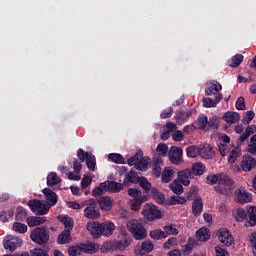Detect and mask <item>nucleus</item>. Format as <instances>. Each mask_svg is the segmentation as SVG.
<instances>
[{
    "mask_svg": "<svg viewBox=\"0 0 256 256\" xmlns=\"http://www.w3.org/2000/svg\"><path fill=\"white\" fill-rule=\"evenodd\" d=\"M30 239L36 245L45 247V245L49 243V239H50L49 229L45 226L36 227L31 231Z\"/></svg>",
    "mask_w": 256,
    "mask_h": 256,
    "instance_id": "1",
    "label": "nucleus"
},
{
    "mask_svg": "<svg viewBox=\"0 0 256 256\" xmlns=\"http://www.w3.org/2000/svg\"><path fill=\"white\" fill-rule=\"evenodd\" d=\"M214 189L215 192L220 193V195H227L229 191L235 189V181L226 173H219L218 186H215Z\"/></svg>",
    "mask_w": 256,
    "mask_h": 256,
    "instance_id": "2",
    "label": "nucleus"
},
{
    "mask_svg": "<svg viewBox=\"0 0 256 256\" xmlns=\"http://www.w3.org/2000/svg\"><path fill=\"white\" fill-rule=\"evenodd\" d=\"M82 207H86L84 209V217L86 219L95 221V219H99V217H101V209L97 206V200L94 198H90L82 202Z\"/></svg>",
    "mask_w": 256,
    "mask_h": 256,
    "instance_id": "3",
    "label": "nucleus"
},
{
    "mask_svg": "<svg viewBox=\"0 0 256 256\" xmlns=\"http://www.w3.org/2000/svg\"><path fill=\"white\" fill-rule=\"evenodd\" d=\"M128 231L133 235L136 241H142L147 237V229L137 220H131L127 224Z\"/></svg>",
    "mask_w": 256,
    "mask_h": 256,
    "instance_id": "4",
    "label": "nucleus"
},
{
    "mask_svg": "<svg viewBox=\"0 0 256 256\" xmlns=\"http://www.w3.org/2000/svg\"><path fill=\"white\" fill-rule=\"evenodd\" d=\"M142 215L145 217L146 221H157L161 219V210L155 204H145L142 211Z\"/></svg>",
    "mask_w": 256,
    "mask_h": 256,
    "instance_id": "5",
    "label": "nucleus"
},
{
    "mask_svg": "<svg viewBox=\"0 0 256 256\" xmlns=\"http://www.w3.org/2000/svg\"><path fill=\"white\" fill-rule=\"evenodd\" d=\"M128 195L132 197L131 199V205L134 208V211H139L141 209V205L147 201V196L141 195V190L130 188L128 190Z\"/></svg>",
    "mask_w": 256,
    "mask_h": 256,
    "instance_id": "6",
    "label": "nucleus"
},
{
    "mask_svg": "<svg viewBox=\"0 0 256 256\" xmlns=\"http://www.w3.org/2000/svg\"><path fill=\"white\" fill-rule=\"evenodd\" d=\"M28 206L34 215H47L49 213V206L42 203L39 199H33L28 202Z\"/></svg>",
    "mask_w": 256,
    "mask_h": 256,
    "instance_id": "7",
    "label": "nucleus"
},
{
    "mask_svg": "<svg viewBox=\"0 0 256 256\" xmlns=\"http://www.w3.org/2000/svg\"><path fill=\"white\" fill-rule=\"evenodd\" d=\"M234 198L236 203L245 205V203H251V201H253V194L245 188L240 187L234 191Z\"/></svg>",
    "mask_w": 256,
    "mask_h": 256,
    "instance_id": "8",
    "label": "nucleus"
},
{
    "mask_svg": "<svg viewBox=\"0 0 256 256\" xmlns=\"http://www.w3.org/2000/svg\"><path fill=\"white\" fill-rule=\"evenodd\" d=\"M168 157L170 163L173 165H180V163H183V149L177 146H172L168 151Z\"/></svg>",
    "mask_w": 256,
    "mask_h": 256,
    "instance_id": "9",
    "label": "nucleus"
},
{
    "mask_svg": "<svg viewBox=\"0 0 256 256\" xmlns=\"http://www.w3.org/2000/svg\"><path fill=\"white\" fill-rule=\"evenodd\" d=\"M87 231H89L90 235L93 239H100L103 237V228L102 223L100 222H88L86 225Z\"/></svg>",
    "mask_w": 256,
    "mask_h": 256,
    "instance_id": "10",
    "label": "nucleus"
},
{
    "mask_svg": "<svg viewBox=\"0 0 256 256\" xmlns=\"http://www.w3.org/2000/svg\"><path fill=\"white\" fill-rule=\"evenodd\" d=\"M222 89L223 86H221V84L215 80L207 82L205 84V93L208 96L213 95L215 98H217L218 95H223L222 93H220Z\"/></svg>",
    "mask_w": 256,
    "mask_h": 256,
    "instance_id": "11",
    "label": "nucleus"
},
{
    "mask_svg": "<svg viewBox=\"0 0 256 256\" xmlns=\"http://www.w3.org/2000/svg\"><path fill=\"white\" fill-rule=\"evenodd\" d=\"M218 239L220 243H223L226 247H231L233 245V235L229 233V230L226 228H220L218 231Z\"/></svg>",
    "mask_w": 256,
    "mask_h": 256,
    "instance_id": "12",
    "label": "nucleus"
},
{
    "mask_svg": "<svg viewBox=\"0 0 256 256\" xmlns=\"http://www.w3.org/2000/svg\"><path fill=\"white\" fill-rule=\"evenodd\" d=\"M23 245V240L17 236H10L4 242V249H9L11 252L16 251L17 247Z\"/></svg>",
    "mask_w": 256,
    "mask_h": 256,
    "instance_id": "13",
    "label": "nucleus"
},
{
    "mask_svg": "<svg viewBox=\"0 0 256 256\" xmlns=\"http://www.w3.org/2000/svg\"><path fill=\"white\" fill-rule=\"evenodd\" d=\"M42 193L46 199V205L49 206L50 209L51 207H55V205H57V193L51 190V188H44Z\"/></svg>",
    "mask_w": 256,
    "mask_h": 256,
    "instance_id": "14",
    "label": "nucleus"
},
{
    "mask_svg": "<svg viewBox=\"0 0 256 256\" xmlns=\"http://www.w3.org/2000/svg\"><path fill=\"white\" fill-rule=\"evenodd\" d=\"M155 249V245L151 240L142 242L140 247L135 248L136 255H145V253H151Z\"/></svg>",
    "mask_w": 256,
    "mask_h": 256,
    "instance_id": "15",
    "label": "nucleus"
},
{
    "mask_svg": "<svg viewBox=\"0 0 256 256\" xmlns=\"http://www.w3.org/2000/svg\"><path fill=\"white\" fill-rule=\"evenodd\" d=\"M101 211H111L113 209V199L109 196H102L97 199Z\"/></svg>",
    "mask_w": 256,
    "mask_h": 256,
    "instance_id": "16",
    "label": "nucleus"
},
{
    "mask_svg": "<svg viewBox=\"0 0 256 256\" xmlns=\"http://www.w3.org/2000/svg\"><path fill=\"white\" fill-rule=\"evenodd\" d=\"M256 165V160L251 155H245L243 156L242 162H241V169L242 171L249 172L253 167Z\"/></svg>",
    "mask_w": 256,
    "mask_h": 256,
    "instance_id": "17",
    "label": "nucleus"
},
{
    "mask_svg": "<svg viewBox=\"0 0 256 256\" xmlns=\"http://www.w3.org/2000/svg\"><path fill=\"white\" fill-rule=\"evenodd\" d=\"M193 177V173H191V169L189 168L178 173V181L183 183L185 186L190 185L191 179H193Z\"/></svg>",
    "mask_w": 256,
    "mask_h": 256,
    "instance_id": "18",
    "label": "nucleus"
},
{
    "mask_svg": "<svg viewBox=\"0 0 256 256\" xmlns=\"http://www.w3.org/2000/svg\"><path fill=\"white\" fill-rule=\"evenodd\" d=\"M192 213L194 217H199L203 213V199L195 198L192 202Z\"/></svg>",
    "mask_w": 256,
    "mask_h": 256,
    "instance_id": "19",
    "label": "nucleus"
},
{
    "mask_svg": "<svg viewBox=\"0 0 256 256\" xmlns=\"http://www.w3.org/2000/svg\"><path fill=\"white\" fill-rule=\"evenodd\" d=\"M115 233V224L113 222H102V237H111Z\"/></svg>",
    "mask_w": 256,
    "mask_h": 256,
    "instance_id": "20",
    "label": "nucleus"
},
{
    "mask_svg": "<svg viewBox=\"0 0 256 256\" xmlns=\"http://www.w3.org/2000/svg\"><path fill=\"white\" fill-rule=\"evenodd\" d=\"M80 250L83 253H87L88 255H93L99 251V244L97 243H88V244H81Z\"/></svg>",
    "mask_w": 256,
    "mask_h": 256,
    "instance_id": "21",
    "label": "nucleus"
},
{
    "mask_svg": "<svg viewBox=\"0 0 256 256\" xmlns=\"http://www.w3.org/2000/svg\"><path fill=\"white\" fill-rule=\"evenodd\" d=\"M47 221V217L42 216H30L26 219V223L29 227H37L39 225H43Z\"/></svg>",
    "mask_w": 256,
    "mask_h": 256,
    "instance_id": "22",
    "label": "nucleus"
},
{
    "mask_svg": "<svg viewBox=\"0 0 256 256\" xmlns=\"http://www.w3.org/2000/svg\"><path fill=\"white\" fill-rule=\"evenodd\" d=\"M221 99H223V95H218L216 96V98L214 97V100L210 97L203 98V107H206V109H211V107H217V104L221 101Z\"/></svg>",
    "mask_w": 256,
    "mask_h": 256,
    "instance_id": "23",
    "label": "nucleus"
},
{
    "mask_svg": "<svg viewBox=\"0 0 256 256\" xmlns=\"http://www.w3.org/2000/svg\"><path fill=\"white\" fill-rule=\"evenodd\" d=\"M108 193H120L123 191V184L115 181H105Z\"/></svg>",
    "mask_w": 256,
    "mask_h": 256,
    "instance_id": "24",
    "label": "nucleus"
},
{
    "mask_svg": "<svg viewBox=\"0 0 256 256\" xmlns=\"http://www.w3.org/2000/svg\"><path fill=\"white\" fill-rule=\"evenodd\" d=\"M222 119L226 123H237L241 119V115L238 112L229 111L224 113Z\"/></svg>",
    "mask_w": 256,
    "mask_h": 256,
    "instance_id": "25",
    "label": "nucleus"
},
{
    "mask_svg": "<svg viewBox=\"0 0 256 256\" xmlns=\"http://www.w3.org/2000/svg\"><path fill=\"white\" fill-rule=\"evenodd\" d=\"M248 225L255 227L256 225V206H247Z\"/></svg>",
    "mask_w": 256,
    "mask_h": 256,
    "instance_id": "26",
    "label": "nucleus"
},
{
    "mask_svg": "<svg viewBox=\"0 0 256 256\" xmlns=\"http://www.w3.org/2000/svg\"><path fill=\"white\" fill-rule=\"evenodd\" d=\"M190 171L193 177L201 176L203 173H205V165L201 162H196L192 165Z\"/></svg>",
    "mask_w": 256,
    "mask_h": 256,
    "instance_id": "27",
    "label": "nucleus"
},
{
    "mask_svg": "<svg viewBox=\"0 0 256 256\" xmlns=\"http://www.w3.org/2000/svg\"><path fill=\"white\" fill-rule=\"evenodd\" d=\"M129 245H131V239L129 238L114 241L115 251H125Z\"/></svg>",
    "mask_w": 256,
    "mask_h": 256,
    "instance_id": "28",
    "label": "nucleus"
},
{
    "mask_svg": "<svg viewBox=\"0 0 256 256\" xmlns=\"http://www.w3.org/2000/svg\"><path fill=\"white\" fill-rule=\"evenodd\" d=\"M71 239V232H69L68 230H64L59 234L57 238V243L58 245H67V243H69Z\"/></svg>",
    "mask_w": 256,
    "mask_h": 256,
    "instance_id": "29",
    "label": "nucleus"
},
{
    "mask_svg": "<svg viewBox=\"0 0 256 256\" xmlns=\"http://www.w3.org/2000/svg\"><path fill=\"white\" fill-rule=\"evenodd\" d=\"M151 195L154 201L158 203V205H164L165 203V194L160 192L157 188L151 189Z\"/></svg>",
    "mask_w": 256,
    "mask_h": 256,
    "instance_id": "30",
    "label": "nucleus"
},
{
    "mask_svg": "<svg viewBox=\"0 0 256 256\" xmlns=\"http://www.w3.org/2000/svg\"><path fill=\"white\" fill-rule=\"evenodd\" d=\"M107 192V183L102 182L93 189L92 197H102V195H105Z\"/></svg>",
    "mask_w": 256,
    "mask_h": 256,
    "instance_id": "31",
    "label": "nucleus"
},
{
    "mask_svg": "<svg viewBox=\"0 0 256 256\" xmlns=\"http://www.w3.org/2000/svg\"><path fill=\"white\" fill-rule=\"evenodd\" d=\"M196 238L199 241H209L211 234H209V228L202 227L196 232Z\"/></svg>",
    "mask_w": 256,
    "mask_h": 256,
    "instance_id": "32",
    "label": "nucleus"
},
{
    "mask_svg": "<svg viewBox=\"0 0 256 256\" xmlns=\"http://www.w3.org/2000/svg\"><path fill=\"white\" fill-rule=\"evenodd\" d=\"M239 157H241V147L237 145L230 151L228 156V163H235Z\"/></svg>",
    "mask_w": 256,
    "mask_h": 256,
    "instance_id": "33",
    "label": "nucleus"
},
{
    "mask_svg": "<svg viewBox=\"0 0 256 256\" xmlns=\"http://www.w3.org/2000/svg\"><path fill=\"white\" fill-rule=\"evenodd\" d=\"M108 159L112 163H116V165H125V157L119 153H110Z\"/></svg>",
    "mask_w": 256,
    "mask_h": 256,
    "instance_id": "34",
    "label": "nucleus"
},
{
    "mask_svg": "<svg viewBox=\"0 0 256 256\" xmlns=\"http://www.w3.org/2000/svg\"><path fill=\"white\" fill-rule=\"evenodd\" d=\"M59 183H61V178H59V176H57V173L51 172L47 176L48 187H55V185H59Z\"/></svg>",
    "mask_w": 256,
    "mask_h": 256,
    "instance_id": "35",
    "label": "nucleus"
},
{
    "mask_svg": "<svg viewBox=\"0 0 256 256\" xmlns=\"http://www.w3.org/2000/svg\"><path fill=\"white\" fill-rule=\"evenodd\" d=\"M139 179H141V177L137 175V172L131 170L126 173L124 183H139Z\"/></svg>",
    "mask_w": 256,
    "mask_h": 256,
    "instance_id": "36",
    "label": "nucleus"
},
{
    "mask_svg": "<svg viewBox=\"0 0 256 256\" xmlns=\"http://www.w3.org/2000/svg\"><path fill=\"white\" fill-rule=\"evenodd\" d=\"M161 163H163V161L161 160V158H157L153 164H152V173L154 175V177H161Z\"/></svg>",
    "mask_w": 256,
    "mask_h": 256,
    "instance_id": "37",
    "label": "nucleus"
},
{
    "mask_svg": "<svg viewBox=\"0 0 256 256\" xmlns=\"http://www.w3.org/2000/svg\"><path fill=\"white\" fill-rule=\"evenodd\" d=\"M150 237L154 241H160V239H167V234L161 229H156L150 231Z\"/></svg>",
    "mask_w": 256,
    "mask_h": 256,
    "instance_id": "38",
    "label": "nucleus"
},
{
    "mask_svg": "<svg viewBox=\"0 0 256 256\" xmlns=\"http://www.w3.org/2000/svg\"><path fill=\"white\" fill-rule=\"evenodd\" d=\"M173 175H175V170L172 168H165L162 172V183H169L171 179H173Z\"/></svg>",
    "mask_w": 256,
    "mask_h": 256,
    "instance_id": "39",
    "label": "nucleus"
},
{
    "mask_svg": "<svg viewBox=\"0 0 256 256\" xmlns=\"http://www.w3.org/2000/svg\"><path fill=\"white\" fill-rule=\"evenodd\" d=\"M196 126L198 129H207V125L209 123V120L207 119V115L201 114L198 119L195 121Z\"/></svg>",
    "mask_w": 256,
    "mask_h": 256,
    "instance_id": "40",
    "label": "nucleus"
},
{
    "mask_svg": "<svg viewBox=\"0 0 256 256\" xmlns=\"http://www.w3.org/2000/svg\"><path fill=\"white\" fill-rule=\"evenodd\" d=\"M243 59H244V57L242 56V54H236L228 61V63L230 65V67L236 68V67H239L243 63Z\"/></svg>",
    "mask_w": 256,
    "mask_h": 256,
    "instance_id": "41",
    "label": "nucleus"
},
{
    "mask_svg": "<svg viewBox=\"0 0 256 256\" xmlns=\"http://www.w3.org/2000/svg\"><path fill=\"white\" fill-rule=\"evenodd\" d=\"M143 157V151H138L134 156L130 157L127 161L129 167H136L139 160Z\"/></svg>",
    "mask_w": 256,
    "mask_h": 256,
    "instance_id": "42",
    "label": "nucleus"
},
{
    "mask_svg": "<svg viewBox=\"0 0 256 256\" xmlns=\"http://www.w3.org/2000/svg\"><path fill=\"white\" fill-rule=\"evenodd\" d=\"M61 223H63L65 229L64 231H73V219L69 216H64L61 218Z\"/></svg>",
    "mask_w": 256,
    "mask_h": 256,
    "instance_id": "43",
    "label": "nucleus"
},
{
    "mask_svg": "<svg viewBox=\"0 0 256 256\" xmlns=\"http://www.w3.org/2000/svg\"><path fill=\"white\" fill-rule=\"evenodd\" d=\"M187 198L181 196H171L168 205H185Z\"/></svg>",
    "mask_w": 256,
    "mask_h": 256,
    "instance_id": "44",
    "label": "nucleus"
},
{
    "mask_svg": "<svg viewBox=\"0 0 256 256\" xmlns=\"http://www.w3.org/2000/svg\"><path fill=\"white\" fill-rule=\"evenodd\" d=\"M86 165L89 171H95V167H97V159L95 158V155L90 154V156L86 158Z\"/></svg>",
    "mask_w": 256,
    "mask_h": 256,
    "instance_id": "45",
    "label": "nucleus"
},
{
    "mask_svg": "<svg viewBox=\"0 0 256 256\" xmlns=\"http://www.w3.org/2000/svg\"><path fill=\"white\" fill-rule=\"evenodd\" d=\"M147 167H149V159L142 157L136 164L135 169L137 171H147Z\"/></svg>",
    "mask_w": 256,
    "mask_h": 256,
    "instance_id": "46",
    "label": "nucleus"
},
{
    "mask_svg": "<svg viewBox=\"0 0 256 256\" xmlns=\"http://www.w3.org/2000/svg\"><path fill=\"white\" fill-rule=\"evenodd\" d=\"M247 212L243 208H238L234 212V217L236 221H245L247 219Z\"/></svg>",
    "mask_w": 256,
    "mask_h": 256,
    "instance_id": "47",
    "label": "nucleus"
},
{
    "mask_svg": "<svg viewBox=\"0 0 256 256\" xmlns=\"http://www.w3.org/2000/svg\"><path fill=\"white\" fill-rule=\"evenodd\" d=\"M16 221H25L27 219V210L23 207H18L16 210Z\"/></svg>",
    "mask_w": 256,
    "mask_h": 256,
    "instance_id": "48",
    "label": "nucleus"
},
{
    "mask_svg": "<svg viewBox=\"0 0 256 256\" xmlns=\"http://www.w3.org/2000/svg\"><path fill=\"white\" fill-rule=\"evenodd\" d=\"M138 183L146 193H149V191H151V183L149 182V180H147V178L140 177Z\"/></svg>",
    "mask_w": 256,
    "mask_h": 256,
    "instance_id": "49",
    "label": "nucleus"
},
{
    "mask_svg": "<svg viewBox=\"0 0 256 256\" xmlns=\"http://www.w3.org/2000/svg\"><path fill=\"white\" fill-rule=\"evenodd\" d=\"M253 119H255V112L247 111L242 118V123L244 125H249Z\"/></svg>",
    "mask_w": 256,
    "mask_h": 256,
    "instance_id": "50",
    "label": "nucleus"
},
{
    "mask_svg": "<svg viewBox=\"0 0 256 256\" xmlns=\"http://www.w3.org/2000/svg\"><path fill=\"white\" fill-rule=\"evenodd\" d=\"M29 253L30 256H49V251L43 248H34Z\"/></svg>",
    "mask_w": 256,
    "mask_h": 256,
    "instance_id": "51",
    "label": "nucleus"
},
{
    "mask_svg": "<svg viewBox=\"0 0 256 256\" xmlns=\"http://www.w3.org/2000/svg\"><path fill=\"white\" fill-rule=\"evenodd\" d=\"M197 193H199V188L197 186H192L186 194V199H188V201H193V199L197 197Z\"/></svg>",
    "mask_w": 256,
    "mask_h": 256,
    "instance_id": "52",
    "label": "nucleus"
},
{
    "mask_svg": "<svg viewBox=\"0 0 256 256\" xmlns=\"http://www.w3.org/2000/svg\"><path fill=\"white\" fill-rule=\"evenodd\" d=\"M164 233L167 235H179V230L173 224L164 226Z\"/></svg>",
    "mask_w": 256,
    "mask_h": 256,
    "instance_id": "53",
    "label": "nucleus"
},
{
    "mask_svg": "<svg viewBox=\"0 0 256 256\" xmlns=\"http://www.w3.org/2000/svg\"><path fill=\"white\" fill-rule=\"evenodd\" d=\"M27 229V225L21 222H15L13 224V230L16 231V233H27Z\"/></svg>",
    "mask_w": 256,
    "mask_h": 256,
    "instance_id": "54",
    "label": "nucleus"
},
{
    "mask_svg": "<svg viewBox=\"0 0 256 256\" xmlns=\"http://www.w3.org/2000/svg\"><path fill=\"white\" fill-rule=\"evenodd\" d=\"M207 185H217L219 184V173L218 174H210L206 177Z\"/></svg>",
    "mask_w": 256,
    "mask_h": 256,
    "instance_id": "55",
    "label": "nucleus"
},
{
    "mask_svg": "<svg viewBox=\"0 0 256 256\" xmlns=\"http://www.w3.org/2000/svg\"><path fill=\"white\" fill-rule=\"evenodd\" d=\"M170 189L175 193V195H181L183 193V185L179 183H172L170 184Z\"/></svg>",
    "mask_w": 256,
    "mask_h": 256,
    "instance_id": "56",
    "label": "nucleus"
},
{
    "mask_svg": "<svg viewBox=\"0 0 256 256\" xmlns=\"http://www.w3.org/2000/svg\"><path fill=\"white\" fill-rule=\"evenodd\" d=\"M200 153H202V155H206V157H211L213 155V147H211L209 144H205L200 149Z\"/></svg>",
    "mask_w": 256,
    "mask_h": 256,
    "instance_id": "57",
    "label": "nucleus"
},
{
    "mask_svg": "<svg viewBox=\"0 0 256 256\" xmlns=\"http://www.w3.org/2000/svg\"><path fill=\"white\" fill-rule=\"evenodd\" d=\"M156 151L165 157V155H167V151H169V146L165 143H160L158 144Z\"/></svg>",
    "mask_w": 256,
    "mask_h": 256,
    "instance_id": "58",
    "label": "nucleus"
},
{
    "mask_svg": "<svg viewBox=\"0 0 256 256\" xmlns=\"http://www.w3.org/2000/svg\"><path fill=\"white\" fill-rule=\"evenodd\" d=\"M91 153L85 152L82 148L78 149L77 151V157L83 163L84 161H87V157L90 156Z\"/></svg>",
    "mask_w": 256,
    "mask_h": 256,
    "instance_id": "59",
    "label": "nucleus"
},
{
    "mask_svg": "<svg viewBox=\"0 0 256 256\" xmlns=\"http://www.w3.org/2000/svg\"><path fill=\"white\" fill-rule=\"evenodd\" d=\"M235 107L238 111H245V98L243 96L236 100Z\"/></svg>",
    "mask_w": 256,
    "mask_h": 256,
    "instance_id": "60",
    "label": "nucleus"
},
{
    "mask_svg": "<svg viewBox=\"0 0 256 256\" xmlns=\"http://www.w3.org/2000/svg\"><path fill=\"white\" fill-rule=\"evenodd\" d=\"M81 246H71L68 248V255L77 256L81 255Z\"/></svg>",
    "mask_w": 256,
    "mask_h": 256,
    "instance_id": "61",
    "label": "nucleus"
},
{
    "mask_svg": "<svg viewBox=\"0 0 256 256\" xmlns=\"http://www.w3.org/2000/svg\"><path fill=\"white\" fill-rule=\"evenodd\" d=\"M173 116V107H168L164 111L161 112V119H169Z\"/></svg>",
    "mask_w": 256,
    "mask_h": 256,
    "instance_id": "62",
    "label": "nucleus"
},
{
    "mask_svg": "<svg viewBox=\"0 0 256 256\" xmlns=\"http://www.w3.org/2000/svg\"><path fill=\"white\" fill-rule=\"evenodd\" d=\"M103 251H115V241H107L103 243Z\"/></svg>",
    "mask_w": 256,
    "mask_h": 256,
    "instance_id": "63",
    "label": "nucleus"
},
{
    "mask_svg": "<svg viewBox=\"0 0 256 256\" xmlns=\"http://www.w3.org/2000/svg\"><path fill=\"white\" fill-rule=\"evenodd\" d=\"M175 245H177V238L171 237L163 244V247L164 249H171Z\"/></svg>",
    "mask_w": 256,
    "mask_h": 256,
    "instance_id": "64",
    "label": "nucleus"
}]
</instances>
